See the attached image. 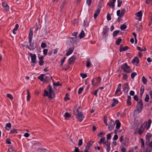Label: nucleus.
Returning a JSON list of instances; mask_svg holds the SVG:
<instances>
[{
  "mask_svg": "<svg viewBox=\"0 0 152 152\" xmlns=\"http://www.w3.org/2000/svg\"><path fill=\"white\" fill-rule=\"evenodd\" d=\"M80 109H81V107H79L76 110H74L73 114L74 115H76L78 117L79 119V122H81L82 121L83 119L85 117V116H84L83 113L79 111Z\"/></svg>",
  "mask_w": 152,
  "mask_h": 152,
  "instance_id": "f257e3e1",
  "label": "nucleus"
},
{
  "mask_svg": "<svg viewBox=\"0 0 152 152\" xmlns=\"http://www.w3.org/2000/svg\"><path fill=\"white\" fill-rule=\"evenodd\" d=\"M143 107V103L142 99H140L139 101L137 104V109L134 111V113L137 114L140 113L142 110Z\"/></svg>",
  "mask_w": 152,
  "mask_h": 152,
  "instance_id": "f03ea898",
  "label": "nucleus"
},
{
  "mask_svg": "<svg viewBox=\"0 0 152 152\" xmlns=\"http://www.w3.org/2000/svg\"><path fill=\"white\" fill-rule=\"evenodd\" d=\"M121 68L124 72L126 73H130L132 72V70L130 69V66L128 65L126 63L121 65Z\"/></svg>",
  "mask_w": 152,
  "mask_h": 152,
  "instance_id": "7ed1b4c3",
  "label": "nucleus"
},
{
  "mask_svg": "<svg viewBox=\"0 0 152 152\" xmlns=\"http://www.w3.org/2000/svg\"><path fill=\"white\" fill-rule=\"evenodd\" d=\"M48 91H49V95L48 97L49 98L52 99L55 96V94L54 93V91L53 90L51 86L49 85L48 86Z\"/></svg>",
  "mask_w": 152,
  "mask_h": 152,
  "instance_id": "20e7f679",
  "label": "nucleus"
},
{
  "mask_svg": "<svg viewBox=\"0 0 152 152\" xmlns=\"http://www.w3.org/2000/svg\"><path fill=\"white\" fill-rule=\"evenodd\" d=\"M101 78L99 77L97 78H93L91 81V84L93 86H96L97 84L101 82Z\"/></svg>",
  "mask_w": 152,
  "mask_h": 152,
  "instance_id": "39448f33",
  "label": "nucleus"
},
{
  "mask_svg": "<svg viewBox=\"0 0 152 152\" xmlns=\"http://www.w3.org/2000/svg\"><path fill=\"white\" fill-rule=\"evenodd\" d=\"M32 39H31V41H29L28 39V43H29V45H27L26 47L29 50H33L36 48V46L34 45V42H32Z\"/></svg>",
  "mask_w": 152,
  "mask_h": 152,
  "instance_id": "423d86ee",
  "label": "nucleus"
},
{
  "mask_svg": "<svg viewBox=\"0 0 152 152\" xmlns=\"http://www.w3.org/2000/svg\"><path fill=\"white\" fill-rule=\"evenodd\" d=\"M28 54L31 58V62L35 64L36 63V55L35 54H32L31 53H29Z\"/></svg>",
  "mask_w": 152,
  "mask_h": 152,
  "instance_id": "0eeeda50",
  "label": "nucleus"
},
{
  "mask_svg": "<svg viewBox=\"0 0 152 152\" xmlns=\"http://www.w3.org/2000/svg\"><path fill=\"white\" fill-rule=\"evenodd\" d=\"M115 124L114 121L111 120L109 124L108 125V130L110 131H112L114 128Z\"/></svg>",
  "mask_w": 152,
  "mask_h": 152,
  "instance_id": "6e6552de",
  "label": "nucleus"
},
{
  "mask_svg": "<svg viewBox=\"0 0 152 152\" xmlns=\"http://www.w3.org/2000/svg\"><path fill=\"white\" fill-rule=\"evenodd\" d=\"M151 122V120L149 119L148 121L145 122L143 124L144 125L145 127L146 130H148L150 128Z\"/></svg>",
  "mask_w": 152,
  "mask_h": 152,
  "instance_id": "1a4fd4ad",
  "label": "nucleus"
},
{
  "mask_svg": "<svg viewBox=\"0 0 152 152\" xmlns=\"http://www.w3.org/2000/svg\"><path fill=\"white\" fill-rule=\"evenodd\" d=\"M125 12V9H122L121 11L120 10H118L117 12V16H120L121 17H123Z\"/></svg>",
  "mask_w": 152,
  "mask_h": 152,
  "instance_id": "9d476101",
  "label": "nucleus"
},
{
  "mask_svg": "<svg viewBox=\"0 0 152 152\" xmlns=\"http://www.w3.org/2000/svg\"><path fill=\"white\" fill-rule=\"evenodd\" d=\"M109 30V28L107 26H106L105 28L103 29V37L106 38L107 37V33Z\"/></svg>",
  "mask_w": 152,
  "mask_h": 152,
  "instance_id": "9b49d317",
  "label": "nucleus"
},
{
  "mask_svg": "<svg viewBox=\"0 0 152 152\" xmlns=\"http://www.w3.org/2000/svg\"><path fill=\"white\" fill-rule=\"evenodd\" d=\"M94 142L91 141H90L87 143V145L86 146L85 150H88L90 148Z\"/></svg>",
  "mask_w": 152,
  "mask_h": 152,
  "instance_id": "f8f14e48",
  "label": "nucleus"
},
{
  "mask_svg": "<svg viewBox=\"0 0 152 152\" xmlns=\"http://www.w3.org/2000/svg\"><path fill=\"white\" fill-rule=\"evenodd\" d=\"M152 134L150 133H148L145 136L146 143H149L150 140V139L152 137Z\"/></svg>",
  "mask_w": 152,
  "mask_h": 152,
  "instance_id": "ddd939ff",
  "label": "nucleus"
},
{
  "mask_svg": "<svg viewBox=\"0 0 152 152\" xmlns=\"http://www.w3.org/2000/svg\"><path fill=\"white\" fill-rule=\"evenodd\" d=\"M129 89V87L128 83H126L124 85V86L123 88V91L125 93H128Z\"/></svg>",
  "mask_w": 152,
  "mask_h": 152,
  "instance_id": "4468645a",
  "label": "nucleus"
},
{
  "mask_svg": "<svg viewBox=\"0 0 152 152\" xmlns=\"http://www.w3.org/2000/svg\"><path fill=\"white\" fill-rule=\"evenodd\" d=\"M2 6L4 9V10L6 11H8L9 10V6L5 2H3L2 4Z\"/></svg>",
  "mask_w": 152,
  "mask_h": 152,
  "instance_id": "2eb2a0df",
  "label": "nucleus"
},
{
  "mask_svg": "<svg viewBox=\"0 0 152 152\" xmlns=\"http://www.w3.org/2000/svg\"><path fill=\"white\" fill-rule=\"evenodd\" d=\"M33 36V32L32 28H31L30 29L29 32L28 34V38L29 41H31V39H32Z\"/></svg>",
  "mask_w": 152,
  "mask_h": 152,
  "instance_id": "dca6fc26",
  "label": "nucleus"
},
{
  "mask_svg": "<svg viewBox=\"0 0 152 152\" xmlns=\"http://www.w3.org/2000/svg\"><path fill=\"white\" fill-rule=\"evenodd\" d=\"M52 79V77L50 76H46L44 78V83H49Z\"/></svg>",
  "mask_w": 152,
  "mask_h": 152,
  "instance_id": "f3484780",
  "label": "nucleus"
},
{
  "mask_svg": "<svg viewBox=\"0 0 152 152\" xmlns=\"http://www.w3.org/2000/svg\"><path fill=\"white\" fill-rule=\"evenodd\" d=\"M74 48L73 47H72V48H70L69 49V50L67 52V53L66 54V55L68 56L70 55L71 53H72L74 50Z\"/></svg>",
  "mask_w": 152,
  "mask_h": 152,
  "instance_id": "a211bd4d",
  "label": "nucleus"
},
{
  "mask_svg": "<svg viewBox=\"0 0 152 152\" xmlns=\"http://www.w3.org/2000/svg\"><path fill=\"white\" fill-rule=\"evenodd\" d=\"M113 103L111 104V107H114L118 103L119 101L117 99H113Z\"/></svg>",
  "mask_w": 152,
  "mask_h": 152,
  "instance_id": "6ab92c4d",
  "label": "nucleus"
},
{
  "mask_svg": "<svg viewBox=\"0 0 152 152\" xmlns=\"http://www.w3.org/2000/svg\"><path fill=\"white\" fill-rule=\"evenodd\" d=\"M122 45H121V46L119 49V51L120 52L124 51L129 48V47L127 46H125L124 47H121Z\"/></svg>",
  "mask_w": 152,
  "mask_h": 152,
  "instance_id": "aec40b11",
  "label": "nucleus"
},
{
  "mask_svg": "<svg viewBox=\"0 0 152 152\" xmlns=\"http://www.w3.org/2000/svg\"><path fill=\"white\" fill-rule=\"evenodd\" d=\"M131 97L130 96H128L126 101V104L127 106H130L132 105V102L131 101Z\"/></svg>",
  "mask_w": 152,
  "mask_h": 152,
  "instance_id": "412c9836",
  "label": "nucleus"
},
{
  "mask_svg": "<svg viewBox=\"0 0 152 152\" xmlns=\"http://www.w3.org/2000/svg\"><path fill=\"white\" fill-rule=\"evenodd\" d=\"M139 62V60L137 57H135L132 61V63H136L137 64H138Z\"/></svg>",
  "mask_w": 152,
  "mask_h": 152,
  "instance_id": "4be33fe9",
  "label": "nucleus"
},
{
  "mask_svg": "<svg viewBox=\"0 0 152 152\" xmlns=\"http://www.w3.org/2000/svg\"><path fill=\"white\" fill-rule=\"evenodd\" d=\"M115 123H116L115 128L117 129H119L121 126V123L118 120H116L115 121Z\"/></svg>",
  "mask_w": 152,
  "mask_h": 152,
  "instance_id": "5701e85b",
  "label": "nucleus"
},
{
  "mask_svg": "<svg viewBox=\"0 0 152 152\" xmlns=\"http://www.w3.org/2000/svg\"><path fill=\"white\" fill-rule=\"evenodd\" d=\"M5 129L9 131L10 129L11 128V124L10 123H8L5 126Z\"/></svg>",
  "mask_w": 152,
  "mask_h": 152,
  "instance_id": "b1692460",
  "label": "nucleus"
},
{
  "mask_svg": "<svg viewBox=\"0 0 152 152\" xmlns=\"http://www.w3.org/2000/svg\"><path fill=\"white\" fill-rule=\"evenodd\" d=\"M100 10L99 9H97L96 10V11L95 12L94 15V17L95 19H96V18L98 15L100 13Z\"/></svg>",
  "mask_w": 152,
  "mask_h": 152,
  "instance_id": "393cba45",
  "label": "nucleus"
},
{
  "mask_svg": "<svg viewBox=\"0 0 152 152\" xmlns=\"http://www.w3.org/2000/svg\"><path fill=\"white\" fill-rule=\"evenodd\" d=\"M45 75L44 74H41L38 77V78L41 81L44 82V76Z\"/></svg>",
  "mask_w": 152,
  "mask_h": 152,
  "instance_id": "a878e982",
  "label": "nucleus"
},
{
  "mask_svg": "<svg viewBox=\"0 0 152 152\" xmlns=\"http://www.w3.org/2000/svg\"><path fill=\"white\" fill-rule=\"evenodd\" d=\"M75 58V56H73L69 58L68 60L69 64H70L71 63L73 62L74 59Z\"/></svg>",
  "mask_w": 152,
  "mask_h": 152,
  "instance_id": "bb28decb",
  "label": "nucleus"
},
{
  "mask_svg": "<svg viewBox=\"0 0 152 152\" xmlns=\"http://www.w3.org/2000/svg\"><path fill=\"white\" fill-rule=\"evenodd\" d=\"M83 26L85 27H88L89 26V23L87 19H86L84 21Z\"/></svg>",
  "mask_w": 152,
  "mask_h": 152,
  "instance_id": "cd10ccee",
  "label": "nucleus"
},
{
  "mask_svg": "<svg viewBox=\"0 0 152 152\" xmlns=\"http://www.w3.org/2000/svg\"><path fill=\"white\" fill-rule=\"evenodd\" d=\"M118 93H119V95H120L122 94V91L121 90V88H117L115 92V95L117 94Z\"/></svg>",
  "mask_w": 152,
  "mask_h": 152,
  "instance_id": "c85d7f7f",
  "label": "nucleus"
},
{
  "mask_svg": "<svg viewBox=\"0 0 152 152\" xmlns=\"http://www.w3.org/2000/svg\"><path fill=\"white\" fill-rule=\"evenodd\" d=\"M150 15H149L150 20L148 23V26H150L152 24V13L150 12Z\"/></svg>",
  "mask_w": 152,
  "mask_h": 152,
  "instance_id": "c756f323",
  "label": "nucleus"
},
{
  "mask_svg": "<svg viewBox=\"0 0 152 152\" xmlns=\"http://www.w3.org/2000/svg\"><path fill=\"white\" fill-rule=\"evenodd\" d=\"M110 143H107L106 145V151L107 152H109L110 150Z\"/></svg>",
  "mask_w": 152,
  "mask_h": 152,
  "instance_id": "7c9ffc66",
  "label": "nucleus"
},
{
  "mask_svg": "<svg viewBox=\"0 0 152 152\" xmlns=\"http://www.w3.org/2000/svg\"><path fill=\"white\" fill-rule=\"evenodd\" d=\"M85 36V34L84 31L83 30H82L79 35V37L81 39L84 37Z\"/></svg>",
  "mask_w": 152,
  "mask_h": 152,
  "instance_id": "2f4dec72",
  "label": "nucleus"
},
{
  "mask_svg": "<svg viewBox=\"0 0 152 152\" xmlns=\"http://www.w3.org/2000/svg\"><path fill=\"white\" fill-rule=\"evenodd\" d=\"M27 102H29L31 98L30 95L29 91L28 90H27Z\"/></svg>",
  "mask_w": 152,
  "mask_h": 152,
  "instance_id": "473e14b6",
  "label": "nucleus"
},
{
  "mask_svg": "<svg viewBox=\"0 0 152 152\" xmlns=\"http://www.w3.org/2000/svg\"><path fill=\"white\" fill-rule=\"evenodd\" d=\"M91 63L89 58H88L86 61V66L87 67H89L90 66Z\"/></svg>",
  "mask_w": 152,
  "mask_h": 152,
  "instance_id": "72a5a7b5",
  "label": "nucleus"
},
{
  "mask_svg": "<svg viewBox=\"0 0 152 152\" xmlns=\"http://www.w3.org/2000/svg\"><path fill=\"white\" fill-rule=\"evenodd\" d=\"M105 138L104 137H103L100 139V140L99 141V143L101 144L103 143L104 144H106V142H104Z\"/></svg>",
  "mask_w": 152,
  "mask_h": 152,
  "instance_id": "f704fd0d",
  "label": "nucleus"
},
{
  "mask_svg": "<svg viewBox=\"0 0 152 152\" xmlns=\"http://www.w3.org/2000/svg\"><path fill=\"white\" fill-rule=\"evenodd\" d=\"M77 37H70V40L71 41V42L73 43L75 42L76 41V39H77Z\"/></svg>",
  "mask_w": 152,
  "mask_h": 152,
  "instance_id": "c9c22d12",
  "label": "nucleus"
},
{
  "mask_svg": "<svg viewBox=\"0 0 152 152\" xmlns=\"http://www.w3.org/2000/svg\"><path fill=\"white\" fill-rule=\"evenodd\" d=\"M142 82L145 85L147 84V80L145 78V77L143 76L142 77Z\"/></svg>",
  "mask_w": 152,
  "mask_h": 152,
  "instance_id": "e433bc0d",
  "label": "nucleus"
},
{
  "mask_svg": "<svg viewBox=\"0 0 152 152\" xmlns=\"http://www.w3.org/2000/svg\"><path fill=\"white\" fill-rule=\"evenodd\" d=\"M105 134V133L103 132H99L97 134V136L98 137H102L104 136Z\"/></svg>",
  "mask_w": 152,
  "mask_h": 152,
  "instance_id": "4c0bfd02",
  "label": "nucleus"
},
{
  "mask_svg": "<svg viewBox=\"0 0 152 152\" xmlns=\"http://www.w3.org/2000/svg\"><path fill=\"white\" fill-rule=\"evenodd\" d=\"M122 41V39L120 38L118 39L115 42L116 44L117 45H119Z\"/></svg>",
  "mask_w": 152,
  "mask_h": 152,
  "instance_id": "58836bf2",
  "label": "nucleus"
},
{
  "mask_svg": "<svg viewBox=\"0 0 152 152\" xmlns=\"http://www.w3.org/2000/svg\"><path fill=\"white\" fill-rule=\"evenodd\" d=\"M136 15L138 17H141L142 16V13L141 11L137 12L136 14Z\"/></svg>",
  "mask_w": 152,
  "mask_h": 152,
  "instance_id": "ea45409f",
  "label": "nucleus"
},
{
  "mask_svg": "<svg viewBox=\"0 0 152 152\" xmlns=\"http://www.w3.org/2000/svg\"><path fill=\"white\" fill-rule=\"evenodd\" d=\"M120 31L119 30H116L114 31L113 33V36L116 37L117 35L119 33Z\"/></svg>",
  "mask_w": 152,
  "mask_h": 152,
  "instance_id": "a19ab883",
  "label": "nucleus"
},
{
  "mask_svg": "<svg viewBox=\"0 0 152 152\" xmlns=\"http://www.w3.org/2000/svg\"><path fill=\"white\" fill-rule=\"evenodd\" d=\"M17 133V130L16 129H13L11 130L10 133L13 134Z\"/></svg>",
  "mask_w": 152,
  "mask_h": 152,
  "instance_id": "79ce46f5",
  "label": "nucleus"
},
{
  "mask_svg": "<svg viewBox=\"0 0 152 152\" xmlns=\"http://www.w3.org/2000/svg\"><path fill=\"white\" fill-rule=\"evenodd\" d=\"M49 95V92L46 90H45L44 91V94H43V96H47L48 97Z\"/></svg>",
  "mask_w": 152,
  "mask_h": 152,
  "instance_id": "37998d69",
  "label": "nucleus"
},
{
  "mask_svg": "<svg viewBox=\"0 0 152 152\" xmlns=\"http://www.w3.org/2000/svg\"><path fill=\"white\" fill-rule=\"evenodd\" d=\"M137 74L135 72H132L131 74V77L132 79H133L137 75Z\"/></svg>",
  "mask_w": 152,
  "mask_h": 152,
  "instance_id": "c03bdc74",
  "label": "nucleus"
},
{
  "mask_svg": "<svg viewBox=\"0 0 152 152\" xmlns=\"http://www.w3.org/2000/svg\"><path fill=\"white\" fill-rule=\"evenodd\" d=\"M84 90L83 87H81L78 90V93L79 94H81Z\"/></svg>",
  "mask_w": 152,
  "mask_h": 152,
  "instance_id": "a18cd8bd",
  "label": "nucleus"
},
{
  "mask_svg": "<svg viewBox=\"0 0 152 152\" xmlns=\"http://www.w3.org/2000/svg\"><path fill=\"white\" fill-rule=\"evenodd\" d=\"M149 96L148 94H146V95L145 97V98L144 100L146 102H148L149 101Z\"/></svg>",
  "mask_w": 152,
  "mask_h": 152,
  "instance_id": "49530a36",
  "label": "nucleus"
},
{
  "mask_svg": "<svg viewBox=\"0 0 152 152\" xmlns=\"http://www.w3.org/2000/svg\"><path fill=\"white\" fill-rule=\"evenodd\" d=\"M107 4L109 6L111 7L113 9L114 8V4H113V3L112 1Z\"/></svg>",
  "mask_w": 152,
  "mask_h": 152,
  "instance_id": "de8ad7c7",
  "label": "nucleus"
},
{
  "mask_svg": "<svg viewBox=\"0 0 152 152\" xmlns=\"http://www.w3.org/2000/svg\"><path fill=\"white\" fill-rule=\"evenodd\" d=\"M127 28V26L125 24H123L121 25L120 26L121 29L122 30H124L126 29Z\"/></svg>",
  "mask_w": 152,
  "mask_h": 152,
  "instance_id": "09e8293b",
  "label": "nucleus"
},
{
  "mask_svg": "<svg viewBox=\"0 0 152 152\" xmlns=\"http://www.w3.org/2000/svg\"><path fill=\"white\" fill-rule=\"evenodd\" d=\"M144 91V87L143 86H141L140 89V93H143Z\"/></svg>",
  "mask_w": 152,
  "mask_h": 152,
  "instance_id": "8fccbe9b",
  "label": "nucleus"
},
{
  "mask_svg": "<svg viewBox=\"0 0 152 152\" xmlns=\"http://www.w3.org/2000/svg\"><path fill=\"white\" fill-rule=\"evenodd\" d=\"M48 50L47 49H45L43 50V54L45 56H46L48 54Z\"/></svg>",
  "mask_w": 152,
  "mask_h": 152,
  "instance_id": "3c124183",
  "label": "nucleus"
},
{
  "mask_svg": "<svg viewBox=\"0 0 152 152\" xmlns=\"http://www.w3.org/2000/svg\"><path fill=\"white\" fill-rule=\"evenodd\" d=\"M141 143V147L142 148H144V141L143 139L142 138H141L140 139Z\"/></svg>",
  "mask_w": 152,
  "mask_h": 152,
  "instance_id": "603ef678",
  "label": "nucleus"
},
{
  "mask_svg": "<svg viewBox=\"0 0 152 152\" xmlns=\"http://www.w3.org/2000/svg\"><path fill=\"white\" fill-rule=\"evenodd\" d=\"M122 75H123V78L125 80H127L128 76V75L124 73H123Z\"/></svg>",
  "mask_w": 152,
  "mask_h": 152,
  "instance_id": "864d4df0",
  "label": "nucleus"
},
{
  "mask_svg": "<svg viewBox=\"0 0 152 152\" xmlns=\"http://www.w3.org/2000/svg\"><path fill=\"white\" fill-rule=\"evenodd\" d=\"M64 116L65 118H68L70 117L71 116V115L68 113L66 112L65 113Z\"/></svg>",
  "mask_w": 152,
  "mask_h": 152,
  "instance_id": "5fc2aeb1",
  "label": "nucleus"
},
{
  "mask_svg": "<svg viewBox=\"0 0 152 152\" xmlns=\"http://www.w3.org/2000/svg\"><path fill=\"white\" fill-rule=\"evenodd\" d=\"M46 47H47V44L45 43H44V42H42L41 43V47L42 48H45Z\"/></svg>",
  "mask_w": 152,
  "mask_h": 152,
  "instance_id": "6e6d98bb",
  "label": "nucleus"
},
{
  "mask_svg": "<svg viewBox=\"0 0 152 152\" xmlns=\"http://www.w3.org/2000/svg\"><path fill=\"white\" fill-rule=\"evenodd\" d=\"M107 18L108 20H111V17L109 13H108L107 16Z\"/></svg>",
  "mask_w": 152,
  "mask_h": 152,
  "instance_id": "4d7b16f0",
  "label": "nucleus"
},
{
  "mask_svg": "<svg viewBox=\"0 0 152 152\" xmlns=\"http://www.w3.org/2000/svg\"><path fill=\"white\" fill-rule=\"evenodd\" d=\"M39 64L40 66H42L43 65L44 63V61H43V60H39Z\"/></svg>",
  "mask_w": 152,
  "mask_h": 152,
  "instance_id": "13d9d810",
  "label": "nucleus"
},
{
  "mask_svg": "<svg viewBox=\"0 0 152 152\" xmlns=\"http://www.w3.org/2000/svg\"><path fill=\"white\" fill-rule=\"evenodd\" d=\"M80 75L83 78H85L87 77V75L86 74L80 73Z\"/></svg>",
  "mask_w": 152,
  "mask_h": 152,
  "instance_id": "bf43d9fd",
  "label": "nucleus"
},
{
  "mask_svg": "<svg viewBox=\"0 0 152 152\" xmlns=\"http://www.w3.org/2000/svg\"><path fill=\"white\" fill-rule=\"evenodd\" d=\"M7 97L10 99L12 100L13 99V97L12 95L10 94H8L7 95Z\"/></svg>",
  "mask_w": 152,
  "mask_h": 152,
  "instance_id": "052dcab7",
  "label": "nucleus"
},
{
  "mask_svg": "<svg viewBox=\"0 0 152 152\" xmlns=\"http://www.w3.org/2000/svg\"><path fill=\"white\" fill-rule=\"evenodd\" d=\"M144 132V130H142L140 129H138V132L139 134H142L143 132Z\"/></svg>",
  "mask_w": 152,
  "mask_h": 152,
  "instance_id": "680f3d73",
  "label": "nucleus"
},
{
  "mask_svg": "<svg viewBox=\"0 0 152 152\" xmlns=\"http://www.w3.org/2000/svg\"><path fill=\"white\" fill-rule=\"evenodd\" d=\"M122 2V1H120L119 0H118V7H120L121 6Z\"/></svg>",
  "mask_w": 152,
  "mask_h": 152,
  "instance_id": "e2e57ef3",
  "label": "nucleus"
},
{
  "mask_svg": "<svg viewBox=\"0 0 152 152\" xmlns=\"http://www.w3.org/2000/svg\"><path fill=\"white\" fill-rule=\"evenodd\" d=\"M133 98H134V99L136 101H137V102L138 101H139V100H138L139 98H138V96H137V95H134V96Z\"/></svg>",
  "mask_w": 152,
  "mask_h": 152,
  "instance_id": "0e129e2a",
  "label": "nucleus"
},
{
  "mask_svg": "<svg viewBox=\"0 0 152 152\" xmlns=\"http://www.w3.org/2000/svg\"><path fill=\"white\" fill-rule=\"evenodd\" d=\"M83 143V140L82 139H80L78 142V145L79 146H81L82 145Z\"/></svg>",
  "mask_w": 152,
  "mask_h": 152,
  "instance_id": "69168bd1",
  "label": "nucleus"
},
{
  "mask_svg": "<svg viewBox=\"0 0 152 152\" xmlns=\"http://www.w3.org/2000/svg\"><path fill=\"white\" fill-rule=\"evenodd\" d=\"M112 133V132L111 133L109 134H107V140H109L111 138V134Z\"/></svg>",
  "mask_w": 152,
  "mask_h": 152,
  "instance_id": "338daca9",
  "label": "nucleus"
},
{
  "mask_svg": "<svg viewBox=\"0 0 152 152\" xmlns=\"http://www.w3.org/2000/svg\"><path fill=\"white\" fill-rule=\"evenodd\" d=\"M137 28H138V30L139 31H140L141 30V29H142V26L140 24L139 25H137V26H136Z\"/></svg>",
  "mask_w": 152,
  "mask_h": 152,
  "instance_id": "774afa93",
  "label": "nucleus"
}]
</instances>
